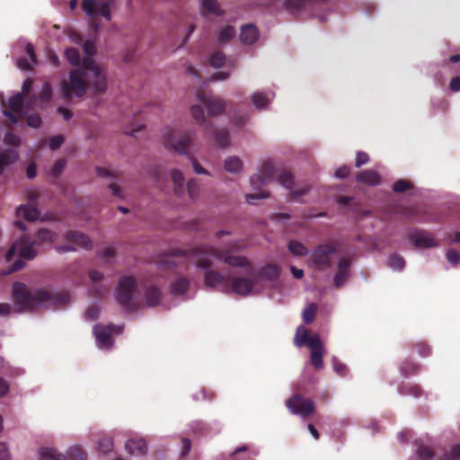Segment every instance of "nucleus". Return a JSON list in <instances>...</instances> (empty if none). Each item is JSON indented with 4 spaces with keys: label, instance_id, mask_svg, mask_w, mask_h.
<instances>
[{
    "label": "nucleus",
    "instance_id": "nucleus-1",
    "mask_svg": "<svg viewBox=\"0 0 460 460\" xmlns=\"http://www.w3.org/2000/svg\"><path fill=\"white\" fill-rule=\"evenodd\" d=\"M87 88L94 94L104 93L108 88L107 73L90 58H84L82 69H73L69 81L62 83V94L65 100L83 97Z\"/></svg>",
    "mask_w": 460,
    "mask_h": 460
},
{
    "label": "nucleus",
    "instance_id": "nucleus-2",
    "mask_svg": "<svg viewBox=\"0 0 460 460\" xmlns=\"http://www.w3.org/2000/svg\"><path fill=\"white\" fill-rule=\"evenodd\" d=\"M13 297L21 311L49 306L58 307L69 301V296L66 292H53L47 288L31 290L22 282L13 284Z\"/></svg>",
    "mask_w": 460,
    "mask_h": 460
},
{
    "label": "nucleus",
    "instance_id": "nucleus-3",
    "mask_svg": "<svg viewBox=\"0 0 460 460\" xmlns=\"http://www.w3.org/2000/svg\"><path fill=\"white\" fill-rule=\"evenodd\" d=\"M196 267L208 269L212 266L211 258L223 261L232 267H248L251 265L248 258L243 255H233L228 248L220 249L212 245H199L192 250Z\"/></svg>",
    "mask_w": 460,
    "mask_h": 460
},
{
    "label": "nucleus",
    "instance_id": "nucleus-4",
    "mask_svg": "<svg viewBox=\"0 0 460 460\" xmlns=\"http://www.w3.org/2000/svg\"><path fill=\"white\" fill-rule=\"evenodd\" d=\"M163 137L165 147H172L178 154L184 155L190 160L196 173L209 175L208 171L198 163L194 155L189 150L192 143V137L189 132L175 131L167 127L164 130Z\"/></svg>",
    "mask_w": 460,
    "mask_h": 460
},
{
    "label": "nucleus",
    "instance_id": "nucleus-5",
    "mask_svg": "<svg viewBox=\"0 0 460 460\" xmlns=\"http://www.w3.org/2000/svg\"><path fill=\"white\" fill-rule=\"evenodd\" d=\"M260 174H254L251 177L250 182L254 190H260L261 187L269 182H272L277 178L279 184L287 189H292L295 183L293 174L288 171H282L277 173V169L271 161L262 163Z\"/></svg>",
    "mask_w": 460,
    "mask_h": 460
},
{
    "label": "nucleus",
    "instance_id": "nucleus-6",
    "mask_svg": "<svg viewBox=\"0 0 460 460\" xmlns=\"http://www.w3.org/2000/svg\"><path fill=\"white\" fill-rule=\"evenodd\" d=\"M36 246H38L36 241L31 240V238L26 235L17 240L6 252L5 260L6 261H11L17 253L21 259L16 260L4 274H11L23 269L25 263L22 259H34L38 253L35 248Z\"/></svg>",
    "mask_w": 460,
    "mask_h": 460
},
{
    "label": "nucleus",
    "instance_id": "nucleus-7",
    "mask_svg": "<svg viewBox=\"0 0 460 460\" xmlns=\"http://www.w3.org/2000/svg\"><path fill=\"white\" fill-rule=\"evenodd\" d=\"M137 288V281L133 276H123L119 279L116 288L115 298L119 305L128 312L137 309V304L132 302Z\"/></svg>",
    "mask_w": 460,
    "mask_h": 460
},
{
    "label": "nucleus",
    "instance_id": "nucleus-8",
    "mask_svg": "<svg viewBox=\"0 0 460 460\" xmlns=\"http://www.w3.org/2000/svg\"><path fill=\"white\" fill-rule=\"evenodd\" d=\"M339 243H322L317 245L312 253V262L319 270L330 269L332 266V258L337 252Z\"/></svg>",
    "mask_w": 460,
    "mask_h": 460
},
{
    "label": "nucleus",
    "instance_id": "nucleus-9",
    "mask_svg": "<svg viewBox=\"0 0 460 460\" xmlns=\"http://www.w3.org/2000/svg\"><path fill=\"white\" fill-rule=\"evenodd\" d=\"M114 0H83L82 9L92 19L102 15L110 21L111 19V6Z\"/></svg>",
    "mask_w": 460,
    "mask_h": 460
},
{
    "label": "nucleus",
    "instance_id": "nucleus-10",
    "mask_svg": "<svg viewBox=\"0 0 460 460\" xmlns=\"http://www.w3.org/2000/svg\"><path fill=\"white\" fill-rule=\"evenodd\" d=\"M286 406L292 414L298 415L303 419H306L314 411L313 401L300 394H294L288 398L286 401Z\"/></svg>",
    "mask_w": 460,
    "mask_h": 460
},
{
    "label": "nucleus",
    "instance_id": "nucleus-11",
    "mask_svg": "<svg viewBox=\"0 0 460 460\" xmlns=\"http://www.w3.org/2000/svg\"><path fill=\"white\" fill-rule=\"evenodd\" d=\"M24 94L18 93L12 96L8 102L9 110H4V114L12 123H17L20 118L26 114L24 108Z\"/></svg>",
    "mask_w": 460,
    "mask_h": 460
},
{
    "label": "nucleus",
    "instance_id": "nucleus-12",
    "mask_svg": "<svg viewBox=\"0 0 460 460\" xmlns=\"http://www.w3.org/2000/svg\"><path fill=\"white\" fill-rule=\"evenodd\" d=\"M118 329L119 327H116L114 325H102V324H96L93 328V334L96 339V343L99 348L108 349L111 348L113 344V339H112V332Z\"/></svg>",
    "mask_w": 460,
    "mask_h": 460
},
{
    "label": "nucleus",
    "instance_id": "nucleus-13",
    "mask_svg": "<svg viewBox=\"0 0 460 460\" xmlns=\"http://www.w3.org/2000/svg\"><path fill=\"white\" fill-rule=\"evenodd\" d=\"M197 97L199 102L206 107L209 116H217L221 114L226 105L222 99L211 95H207L204 93L198 91Z\"/></svg>",
    "mask_w": 460,
    "mask_h": 460
},
{
    "label": "nucleus",
    "instance_id": "nucleus-14",
    "mask_svg": "<svg viewBox=\"0 0 460 460\" xmlns=\"http://www.w3.org/2000/svg\"><path fill=\"white\" fill-rule=\"evenodd\" d=\"M226 284L230 285L234 293L242 296L249 295L254 287L253 280L245 277H227Z\"/></svg>",
    "mask_w": 460,
    "mask_h": 460
},
{
    "label": "nucleus",
    "instance_id": "nucleus-15",
    "mask_svg": "<svg viewBox=\"0 0 460 460\" xmlns=\"http://www.w3.org/2000/svg\"><path fill=\"white\" fill-rule=\"evenodd\" d=\"M52 99V86L49 82H45L42 85V88L39 93V97L36 95H32L27 105L30 109H33L37 103V101L40 102V106L41 108L46 107Z\"/></svg>",
    "mask_w": 460,
    "mask_h": 460
},
{
    "label": "nucleus",
    "instance_id": "nucleus-16",
    "mask_svg": "<svg viewBox=\"0 0 460 460\" xmlns=\"http://www.w3.org/2000/svg\"><path fill=\"white\" fill-rule=\"evenodd\" d=\"M309 349H311L310 353V363L316 369L323 368V346L322 340H313L310 341Z\"/></svg>",
    "mask_w": 460,
    "mask_h": 460
},
{
    "label": "nucleus",
    "instance_id": "nucleus-17",
    "mask_svg": "<svg viewBox=\"0 0 460 460\" xmlns=\"http://www.w3.org/2000/svg\"><path fill=\"white\" fill-rule=\"evenodd\" d=\"M410 239L419 248H431L438 245L433 235L428 232H419L410 234Z\"/></svg>",
    "mask_w": 460,
    "mask_h": 460
},
{
    "label": "nucleus",
    "instance_id": "nucleus-18",
    "mask_svg": "<svg viewBox=\"0 0 460 460\" xmlns=\"http://www.w3.org/2000/svg\"><path fill=\"white\" fill-rule=\"evenodd\" d=\"M65 239L67 242L75 243L82 248L87 250L92 248V242L89 237L79 231H68L65 234Z\"/></svg>",
    "mask_w": 460,
    "mask_h": 460
},
{
    "label": "nucleus",
    "instance_id": "nucleus-19",
    "mask_svg": "<svg viewBox=\"0 0 460 460\" xmlns=\"http://www.w3.org/2000/svg\"><path fill=\"white\" fill-rule=\"evenodd\" d=\"M357 181L369 186H376L381 183L382 178L379 173L374 170H364L356 176Z\"/></svg>",
    "mask_w": 460,
    "mask_h": 460
},
{
    "label": "nucleus",
    "instance_id": "nucleus-20",
    "mask_svg": "<svg viewBox=\"0 0 460 460\" xmlns=\"http://www.w3.org/2000/svg\"><path fill=\"white\" fill-rule=\"evenodd\" d=\"M259 39V31L255 25L249 23L241 28L240 40L243 44L252 45Z\"/></svg>",
    "mask_w": 460,
    "mask_h": 460
},
{
    "label": "nucleus",
    "instance_id": "nucleus-21",
    "mask_svg": "<svg viewBox=\"0 0 460 460\" xmlns=\"http://www.w3.org/2000/svg\"><path fill=\"white\" fill-rule=\"evenodd\" d=\"M206 270L204 283L207 287L215 288L222 283H226V278L219 271L211 270L210 267Z\"/></svg>",
    "mask_w": 460,
    "mask_h": 460
},
{
    "label": "nucleus",
    "instance_id": "nucleus-22",
    "mask_svg": "<svg viewBox=\"0 0 460 460\" xmlns=\"http://www.w3.org/2000/svg\"><path fill=\"white\" fill-rule=\"evenodd\" d=\"M313 340H321V338L318 334L309 335L308 330L303 326H300L296 329L294 342L297 347L306 345L309 348L310 341Z\"/></svg>",
    "mask_w": 460,
    "mask_h": 460
},
{
    "label": "nucleus",
    "instance_id": "nucleus-23",
    "mask_svg": "<svg viewBox=\"0 0 460 460\" xmlns=\"http://www.w3.org/2000/svg\"><path fill=\"white\" fill-rule=\"evenodd\" d=\"M125 447L130 455H144L147 450L146 442L143 438L128 439Z\"/></svg>",
    "mask_w": 460,
    "mask_h": 460
},
{
    "label": "nucleus",
    "instance_id": "nucleus-24",
    "mask_svg": "<svg viewBox=\"0 0 460 460\" xmlns=\"http://www.w3.org/2000/svg\"><path fill=\"white\" fill-rule=\"evenodd\" d=\"M163 294L159 288L155 286L148 287L144 294V299L147 306L153 307L157 305L161 299Z\"/></svg>",
    "mask_w": 460,
    "mask_h": 460
},
{
    "label": "nucleus",
    "instance_id": "nucleus-25",
    "mask_svg": "<svg viewBox=\"0 0 460 460\" xmlns=\"http://www.w3.org/2000/svg\"><path fill=\"white\" fill-rule=\"evenodd\" d=\"M171 178L173 182V190L176 196L181 197L184 194V181L185 178L182 172L178 169H173L171 172Z\"/></svg>",
    "mask_w": 460,
    "mask_h": 460
},
{
    "label": "nucleus",
    "instance_id": "nucleus-26",
    "mask_svg": "<svg viewBox=\"0 0 460 460\" xmlns=\"http://www.w3.org/2000/svg\"><path fill=\"white\" fill-rule=\"evenodd\" d=\"M39 215L38 209L30 205H21L16 209V216L27 221H35L39 217Z\"/></svg>",
    "mask_w": 460,
    "mask_h": 460
},
{
    "label": "nucleus",
    "instance_id": "nucleus-27",
    "mask_svg": "<svg viewBox=\"0 0 460 460\" xmlns=\"http://www.w3.org/2000/svg\"><path fill=\"white\" fill-rule=\"evenodd\" d=\"M18 157V152L14 149H5L0 152V174L4 172L5 166L15 163Z\"/></svg>",
    "mask_w": 460,
    "mask_h": 460
},
{
    "label": "nucleus",
    "instance_id": "nucleus-28",
    "mask_svg": "<svg viewBox=\"0 0 460 460\" xmlns=\"http://www.w3.org/2000/svg\"><path fill=\"white\" fill-rule=\"evenodd\" d=\"M190 280L185 277H181L171 283V293L175 296L183 295L190 288Z\"/></svg>",
    "mask_w": 460,
    "mask_h": 460
},
{
    "label": "nucleus",
    "instance_id": "nucleus-29",
    "mask_svg": "<svg viewBox=\"0 0 460 460\" xmlns=\"http://www.w3.org/2000/svg\"><path fill=\"white\" fill-rule=\"evenodd\" d=\"M235 34V28L233 25H226L218 31L217 41L219 45H225L233 40Z\"/></svg>",
    "mask_w": 460,
    "mask_h": 460
},
{
    "label": "nucleus",
    "instance_id": "nucleus-30",
    "mask_svg": "<svg viewBox=\"0 0 460 460\" xmlns=\"http://www.w3.org/2000/svg\"><path fill=\"white\" fill-rule=\"evenodd\" d=\"M312 0H285L284 7L289 13L304 9Z\"/></svg>",
    "mask_w": 460,
    "mask_h": 460
},
{
    "label": "nucleus",
    "instance_id": "nucleus-31",
    "mask_svg": "<svg viewBox=\"0 0 460 460\" xmlns=\"http://www.w3.org/2000/svg\"><path fill=\"white\" fill-rule=\"evenodd\" d=\"M224 166L226 171L236 173L243 169V162L237 156H230L225 160Z\"/></svg>",
    "mask_w": 460,
    "mask_h": 460
},
{
    "label": "nucleus",
    "instance_id": "nucleus-32",
    "mask_svg": "<svg viewBox=\"0 0 460 460\" xmlns=\"http://www.w3.org/2000/svg\"><path fill=\"white\" fill-rule=\"evenodd\" d=\"M260 274L263 279L275 280L280 275V269L277 265L268 264L261 270Z\"/></svg>",
    "mask_w": 460,
    "mask_h": 460
},
{
    "label": "nucleus",
    "instance_id": "nucleus-33",
    "mask_svg": "<svg viewBox=\"0 0 460 460\" xmlns=\"http://www.w3.org/2000/svg\"><path fill=\"white\" fill-rule=\"evenodd\" d=\"M40 460H67V457L63 454H58L53 448L42 447L40 450Z\"/></svg>",
    "mask_w": 460,
    "mask_h": 460
},
{
    "label": "nucleus",
    "instance_id": "nucleus-34",
    "mask_svg": "<svg viewBox=\"0 0 460 460\" xmlns=\"http://www.w3.org/2000/svg\"><path fill=\"white\" fill-rule=\"evenodd\" d=\"M288 249L295 256H305L308 253L307 247L296 240L289 241Z\"/></svg>",
    "mask_w": 460,
    "mask_h": 460
},
{
    "label": "nucleus",
    "instance_id": "nucleus-35",
    "mask_svg": "<svg viewBox=\"0 0 460 460\" xmlns=\"http://www.w3.org/2000/svg\"><path fill=\"white\" fill-rule=\"evenodd\" d=\"M190 111H191L193 119L200 125H204L206 132L208 133L210 125L205 123L206 122L205 114H204V111H203L202 107L199 105H192Z\"/></svg>",
    "mask_w": 460,
    "mask_h": 460
},
{
    "label": "nucleus",
    "instance_id": "nucleus-36",
    "mask_svg": "<svg viewBox=\"0 0 460 460\" xmlns=\"http://www.w3.org/2000/svg\"><path fill=\"white\" fill-rule=\"evenodd\" d=\"M202 8L207 13H213L217 16L224 14V11L220 8L217 0H202Z\"/></svg>",
    "mask_w": 460,
    "mask_h": 460
},
{
    "label": "nucleus",
    "instance_id": "nucleus-37",
    "mask_svg": "<svg viewBox=\"0 0 460 460\" xmlns=\"http://www.w3.org/2000/svg\"><path fill=\"white\" fill-rule=\"evenodd\" d=\"M420 366L414 362L405 360L400 367V372L402 376L409 377L418 373Z\"/></svg>",
    "mask_w": 460,
    "mask_h": 460
},
{
    "label": "nucleus",
    "instance_id": "nucleus-38",
    "mask_svg": "<svg viewBox=\"0 0 460 460\" xmlns=\"http://www.w3.org/2000/svg\"><path fill=\"white\" fill-rule=\"evenodd\" d=\"M55 234L49 229L40 228L37 233V237L34 241H36V244L38 246L42 245L43 243L49 242L53 243Z\"/></svg>",
    "mask_w": 460,
    "mask_h": 460
},
{
    "label": "nucleus",
    "instance_id": "nucleus-39",
    "mask_svg": "<svg viewBox=\"0 0 460 460\" xmlns=\"http://www.w3.org/2000/svg\"><path fill=\"white\" fill-rule=\"evenodd\" d=\"M318 307L315 303H310L303 311V320L305 323L310 324L314 321Z\"/></svg>",
    "mask_w": 460,
    "mask_h": 460
},
{
    "label": "nucleus",
    "instance_id": "nucleus-40",
    "mask_svg": "<svg viewBox=\"0 0 460 460\" xmlns=\"http://www.w3.org/2000/svg\"><path fill=\"white\" fill-rule=\"evenodd\" d=\"M399 393L402 395L418 397L421 394V388L418 385L406 384L400 386Z\"/></svg>",
    "mask_w": 460,
    "mask_h": 460
},
{
    "label": "nucleus",
    "instance_id": "nucleus-41",
    "mask_svg": "<svg viewBox=\"0 0 460 460\" xmlns=\"http://www.w3.org/2000/svg\"><path fill=\"white\" fill-rule=\"evenodd\" d=\"M252 102L256 109L261 110L270 103V99L262 93H255L252 96Z\"/></svg>",
    "mask_w": 460,
    "mask_h": 460
},
{
    "label": "nucleus",
    "instance_id": "nucleus-42",
    "mask_svg": "<svg viewBox=\"0 0 460 460\" xmlns=\"http://www.w3.org/2000/svg\"><path fill=\"white\" fill-rule=\"evenodd\" d=\"M213 134L215 136V140L219 146L225 147V146H228L229 135L226 130L216 129L213 131Z\"/></svg>",
    "mask_w": 460,
    "mask_h": 460
},
{
    "label": "nucleus",
    "instance_id": "nucleus-43",
    "mask_svg": "<svg viewBox=\"0 0 460 460\" xmlns=\"http://www.w3.org/2000/svg\"><path fill=\"white\" fill-rule=\"evenodd\" d=\"M65 55L71 65L77 66L81 63V56L77 49L68 48L66 49Z\"/></svg>",
    "mask_w": 460,
    "mask_h": 460
},
{
    "label": "nucleus",
    "instance_id": "nucleus-44",
    "mask_svg": "<svg viewBox=\"0 0 460 460\" xmlns=\"http://www.w3.org/2000/svg\"><path fill=\"white\" fill-rule=\"evenodd\" d=\"M226 55L222 51H216L210 57V66L215 68L222 67L226 64Z\"/></svg>",
    "mask_w": 460,
    "mask_h": 460
},
{
    "label": "nucleus",
    "instance_id": "nucleus-45",
    "mask_svg": "<svg viewBox=\"0 0 460 460\" xmlns=\"http://www.w3.org/2000/svg\"><path fill=\"white\" fill-rule=\"evenodd\" d=\"M388 266L394 270H402L405 266V261L401 255L394 253L389 257Z\"/></svg>",
    "mask_w": 460,
    "mask_h": 460
},
{
    "label": "nucleus",
    "instance_id": "nucleus-46",
    "mask_svg": "<svg viewBox=\"0 0 460 460\" xmlns=\"http://www.w3.org/2000/svg\"><path fill=\"white\" fill-rule=\"evenodd\" d=\"M97 448L100 452L106 454L113 448V440L111 437H103L97 442Z\"/></svg>",
    "mask_w": 460,
    "mask_h": 460
},
{
    "label": "nucleus",
    "instance_id": "nucleus-47",
    "mask_svg": "<svg viewBox=\"0 0 460 460\" xmlns=\"http://www.w3.org/2000/svg\"><path fill=\"white\" fill-rule=\"evenodd\" d=\"M187 190L189 197L192 200H196L199 195V185L196 179H190L187 182Z\"/></svg>",
    "mask_w": 460,
    "mask_h": 460
},
{
    "label": "nucleus",
    "instance_id": "nucleus-48",
    "mask_svg": "<svg viewBox=\"0 0 460 460\" xmlns=\"http://www.w3.org/2000/svg\"><path fill=\"white\" fill-rule=\"evenodd\" d=\"M69 460H85L86 453L79 446L70 447L68 451Z\"/></svg>",
    "mask_w": 460,
    "mask_h": 460
},
{
    "label": "nucleus",
    "instance_id": "nucleus-49",
    "mask_svg": "<svg viewBox=\"0 0 460 460\" xmlns=\"http://www.w3.org/2000/svg\"><path fill=\"white\" fill-rule=\"evenodd\" d=\"M417 455L422 460H429L434 456L432 449L427 446L420 445L417 448Z\"/></svg>",
    "mask_w": 460,
    "mask_h": 460
},
{
    "label": "nucleus",
    "instance_id": "nucleus-50",
    "mask_svg": "<svg viewBox=\"0 0 460 460\" xmlns=\"http://www.w3.org/2000/svg\"><path fill=\"white\" fill-rule=\"evenodd\" d=\"M332 367L336 374L341 376H345L348 374V367L345 364L340 361L337 358H332Z\"/></svg>",
    "mask_w": 460,
    "mask_h": 460
},
{
    "label": "nucleus",
    "instance_id": "nucleus-51",
    "mask_svg": "<svg viewBox=\"0 0 460 460\" xmlns=\"http://www.w3.org/2000/svg\"><path fill=\"white\" fill-rule=\"evenodd\" d=\"M269 196H270V192L269 191L262 190V191H260V192H257V193L247 194L245 199H246V201L249 204H255L256 200L261 199H266Z\"/></svg>",
    "mask_w": 460,
    "mask_h": 460
},
{
    "label": "nucleus",
    "instance_id": "nucleus-52",
    "mask_svg": "<svg viewBox=\"0 0 460 460\" xmlns=\"http://www.w3.org/2000/svg\"><path fill=\"white\" fill-rule=\"evenodd\" d=\"M66 164V162L64 158L57 160L51 169V174L55 177H58L63 172Z\"/></svg>",
    "mask_w": 460,
    "mask_h": 460
},
{
    "label": "nucleus",
    "instance_id": "nucleus-53",
    "mask_svg": "<svg viewBox=\"0 0 460 460\" xmlns=\"http://www.w3.org/2000/svg\"><path fill=\"white\" fill-rule=\"evenodd\" d=\"M412 187L411 183L405 180H398L394 183L393 190L394 192H403Z\"/></svg>",
    "mask_w": 460,
    "mask_h": 460
},
{
    "label": "nucleus",
    "instance_id": "nucleus-54",
    "mask_svg": "<svg viewBox=\"0 0 460 460\" xmlns=\"http://www.w3.org/2000/svg\"><path fill=\"white\" fill-rule=\"evenodd\" d=\"M414 349L421 357H428L430 354V348L425 341H420L414 345Z\"/></svg>",
    "mask_w": 460,
    "mask_h": 460
},
{
    "label": "nucleus",
    "instance_id": "nucleus-55",
    "mask_svg": "<svg viewBox=\"0 0 460 460\" xmlns=\"http://www.w3.org/2000/svg\"><path fill=\"white\" fill-rule=\"evenodd\" d=\"M446 256H447V260L451 264L457 265L460 263V252L457 250L449 249L447 252Z\"/></svg>",
    "mask_w": 460,
    "mask_h": 460
},
{
    "label": "nucleus",
    "instance_id": "nucleus-56",
    "mask_svg": "<svg viewBox=\"0 0 460 460\" xmlns=\"http://www.w3.org/2000/svg\"><path fill=\"white\" fill-rule=\"evenodd\" d=\"M83 49H84V54L86 55L85 58H90L93 59V57L95 54V45H94L93 41H92L90 40H85L84 43Z\"/></svg>",
    "mask_w": 460,
    "mask_h": 460
},
{
    "label": "nucleus",
    "instance_id": "nucleus-57",
    "mask_svg": "<svg viewBox=\"0 0 460 460\" xmlns=\"http://www.w3.org/2000/svg\"><path fill=\"white\" fill-rule=\"evenodd\" d=\"M64 141L65 137L63 135H57L55 137H52L49 139V148L53 151L58 150L64 143Z\"/></svg>",
    "mask_w": 460,
    "mask_h": 460
},
{
    "label": "nucleus",
    "instance_id": "nucleus-58",
    "mask_svg": "<svg viewBox=\"0 0 460 460\" xmlns=\"http://www.w3.org/2000/svg\"><path fill=\"white\" fill-rule=\"evenodd\" d=\"M4 143L9 146H18L21 144V139L13 132H8L4 136Z\"/></svg>",
    "mask_w": 460,
    "mask_h": 460
},
{
    "label": "nucleus",
    "instance_id": "nucleus-59",
    "mask_svg": "<svg viewBox=\"0 0 460 460\" xmlns=\"http://www.w3.org/2000/svg\"><path fill=\"white\" fill-rule=\"evenodd\" d=\"M27 125L29 127L37 128L41 125V118L38 113L31 114L27 117Z\"/></svg>",
    "mask_w": 460,
    "mask_h": 460
},
{
    "label": "nucleus",
    "instance_id": "nucleus-60",
    "mask_svg": "<svg viewBox=\"0 0 460 460\" xmlns=\"http://www.w3.org/2000/svg\"><path fill=\"white\" fill-rule=\"evenodd\" d=\"M349 274L341 271H337L333 278L334 286L339 288L345 283Z\"/></svg>",
    "mask_w": 460,
    "mask_h": 460
},
{
    "label": "nucleus",
    "instance_id": "nucleus-61",
    "mask_svg": "<svg viewBox=\"0 0 460 460\" xmlns=\"http://www.w3.org/2000/svg\"><path fill=\"white\" fill-rule=\"evenodd\" d=\"M368 161H369L368 155L367 153H365V152L359 151V152L357 153L355 166L357 168H359L362 165L366 164Z\"/></svg>",
    "mask_w": 460,
    "mask_h": 460
},
{
    "label": "nucleus",
    "instance_id": "nucleus-62",
    "mask_svg": "<svg viewBox=\"0 0 460 460\" xmlns=\"http://www.w3.org/2000/svg\"><path fill=\"white\" fill-rule=\"evenodd\" d=\"M350 261L346 258H342L338 261L337 271H341L349 274Z\"/></svg>",
    "mask_w": 460,
    "mask_h": 460
},
{
    "label": "nucleus",
    "instance_id": "nucleus-63",
    "mask_svg": "<svg viewBox=\"0 0 460 460\" xmlns=\"http://www.w3.org/2000/svg\"><path fill=\"white\" fill-rule=\"evenodd\" d=\"M308 190H309L308 187H302V188L294 190L289 194L290 199L296 200V199H299L300 197L305 195L308 192Z\"/></svg>",
    "mask_w": 460,
    "mask_h": 460
},
{
    "label": "nucleus",
    "instance_id": "nucleus-64",
    "mask_svg": "<svg viewBox=\"0 0 460 460\" xmlns=\"http://www.w3.org/2000/svg\"><path fill=\"white\" fill-rule=\"evenodd\" d=\"M249 119V117L247 114H243V115H237V116H234L232 120H233V123L237 126V127H243L245 125V123L247 122V120Z\"/></svg>",
    "mask_w": 460,
    "mask_h": 460
}]
</instances>
